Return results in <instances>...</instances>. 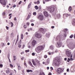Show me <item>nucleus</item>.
<instances>
[{
	"mask_svg": "<svg viewBox=\"0 0 75 75\" xmlns=\"http://www.w3.org/2000/svg\"><path fill=\"white\" fill-rule=\"evenodd\" d=\"M50 33H47V34L46 35V37H48V38L50 37Z\"/></svg>",
	"mask_w": 75,
	"mask_h": 75,
	"instance_id": "412c9836",
	"label": "nucleus"
},
{
	"mask_svg": "<svg viewBox=\"0 0 75 75\" xmlns=\"http://www.w3.org/2000/svg\"><path fill=\"white\" fill-rule=\"evenodd\" d=\"M29 64L30 66H32V67H33V64H32V63H31V62H29Z\"/></svg>",
	"mask_w": 75,
	"mask_h": 75,
	"instance_id": "c756f323",
	"label": "nucleus"
},
{
	"mask_svg": "<svg viewBox=\"0 0 75 75\" xmlns=\"http://www.w3.org/2000/svg\"><path fill=\"white\" fill-rule=\"evenodd\" d=\"M60 64V60L57 57L54 59L52 65L53 66H58Z\"/></svg>",
	"mask_w": 75,
	"mask_h": 75,
	"instance_id": "f257e3e1",
	"label": "nucleus"
},
{
	"mask_svg": "<svg viewBox=\"0 0 75 75\" xmlns=\"http://www.w3.org/2000/svg\"><path fill=\"white\" fill-rule=\"evenodd\" d=\"M16 64L18 67V70H20L21 69V67L20 66V64L18 63H17Z\"/></svg>",
	"mask_w": 75,
	"mask_h": 75,
	"instance_id": "dca6fc26",
	"label": "nucleus"
},
{
	"mask_svg": "<svg viewBox=\"0 0 75 75\" xmlns=\"http://www.w3.org/2000/svg\"><path fill=\"white\" fill-rule=\"evenodd\" d=\"M50 58H48L46 61V65H48L49 64V63H50Z\"/></svg>",
	"mask_w": 75,
	"mask_h": 75,
	"instance_id": "ddd939ff",
	"label": "nucleus"
},
{
	"mask_svg": "<svg viewBox=\"0 0 75 75\" xmlns=\"http://www.w3.org/2000/svg\"><path fill=\"white\" fill-rule=\"evenodd\" d=\"M11 37H14V34H13V33H11Z\"/></svg>",
	"mask_w": 75,
	"mask_h": 75,
	"instance_id": "cd10ccee",
	"label": "nucleus"
},
{
	"mask_svg": "<svg viewBox=\"0 0 75 75\" xmlns=\"http://www.w3.org/2000/svg\"><path fill=\"white\" fill-rule=\"evenodd\" d=\"M24 27L25 28H27V26L26 25H24Z\"/></svg>",
	"mask_w": 75,
	"mask_h": 75,
	"instance_id": "13d9d810",
	"label": "nucleus"
},
{
	"mask_svg": "<svg viewBox=\"0 0 75 75\" xmlns=\"http://www.w3.org/2000/svg\"><path fill=\"white\" fill-rule=\"evenodd\" d=\"M22 2V1H20L18 3V4H20L21 3V2Z\"/></svg>",
	"mask_w": 75,
	"mask_h": 75,
	"instance_id": "6e6d98bb",
	"label": "nucleus"
},
{
	"mask_svg": "<svg viewBox=\"0 0 75 75\" xmlns=\"http://www.w3.org/2000/svg\"><path fill=\"white\" fill-rule=\"evenodd\" d=\"M24 65L26 67H27V64H26V63L24 62Z\"/></svg>",
	"mask_w": 75,
	"mask_h": 75,
	"instance_id": "8fccbe9b",
	"label": "nucleus"
},
{
	"mask_svg": "<svg viewBox=\"0 0 75 75\" xmlns=\"http://www.w3.org/2000/svg\"><path fill=\"white\" fill-rule=\"evenodd\" d=\"M21 39H23V38L24 37V36L23 35V34H21Z\"/></svg>",
	"mask_w": 75,
	"mask_h": 75,
	"instance_id": "473e14b6",
	"label": "nucleus"
},
{
	"mask_svg": "<svg viewBox=\"0 0 75 75\" xmlns=\"http://www.w3.org/2000/svg\"><path fill=\"white\" fill-rule=\"evenodd\" d=\"M39 3L40 1L39 0L37 2V4H38Z\"/></svg>",
	"mask_w": 75,
	"mask_h": 75,
	"instance_id": "79ce46f5",
	"label": "nucleus"
},
{
	"mask_svg": "<svg viewBox=\"0 0 75 75\" xmlns=\"http://www.w3.org/2000/svg\"><path fill=\"white\" fill-rule=\"evenodd\" d=\"M2 67H3V64H0V67L1 68Z\"/></svg>",
	"mask_w": 75,
	"mask_h": 75,
	"instance_id": "a18cd8bd",
	"label": "nucleus"
},
{
	"mask_svg": "<svg viewBox=\"0 0 75 75\" xmlns=\"http://www.w3.org/2000/svg\"><path fill=\"white\" fill-rule=\"evenodd\" d=\"M71 61V59L69 58L68 59V60H67V62H69V61Z\"/></svg>",
	"mask_w": 75,
	"mask_h": 75,
	"instance_id": "58836bf2",
	"label": "nucleus"
},
{
	"mask_svg": "<svg viewBox=\"0 0 75 75\" xmlns=\"http://www.w3.org/2000/svg\"><path fill=\"white\" fill-rule=\"evenodd\" d=\"M32 54L33 56H34V55H35V53H33Z\"/></svg>",
	"mask_w": 75,
	"mask_h": 75,
	"instance_id": "4d7b16f0",
	"label": "nucleus"
},
{
	"mask_svg": "<svg viewBox=\"0 0 75 75\" xmlns=\"http://www.w3.org/2000/svg\"><path fill=\"white\" fill-rule=\"evenodd\" d=\"M31 5V3H30L28 6V8H30V7Z\"/></svg>",
	"mask_w": 75,
	"mask_h": 75,
	"instance_id": "72a5a7b5",
	"label": "nucleus"
},
{
	"mask_svg": "<svg viewBox=\"0 0 75 75\" xmlns=\"http://www.w3.org/2000/svg\"><path fill=\"white\" fill-rule=\"evenodd\" d=\"M37 18L38 19L40 20L41 21V20H43L44 16H43V15H40L37 17Z\"/></svg>",
	"mask_w": 75,
	"mask_h": 75,
	"instance_id": "1a4fd4ad",
	"label": "nucleus"
},
{
	"mask_svg": "<svg viewBox=\"0 0 75 75\" xmlns=\"http://www.w3.org/2000/svg\"><path fill=\"white\" fill-rule=\"evenodd\" d=\"M54 53H55V52H52L51 53V55H52V54H54Z\"/></svg>",
	"mask_w": 75,
	"mask_h": 75,
	"instance_id": "3c124183",
	"label": "nucleus"
},
{
	"mask_svg": "<svg viewBox=\"0 0 75 75\" xmlns=\"http://www.w3.org/2000/svg\"><path fill=\"white\" fill-rule=\"evenodd\" d=\"M13 75V73H11L9 74V75Z\"/></svg>",
	"mask_w": 75,
	"mask_h": 75,
	"instance_id": "774afa93",
	"label": "nucleus"
},
{
	"mask_svg": "<svg viewBox=\"0 0 75 75\" xmlns=\"http://www.w3.org/2000/svg\"><path fill=\"white\" fill-rule=\"evenodd\" d=\"M64 32H65V33H68V29H65L64 30Z\"/></svg>",
	"mask_w": 75,
	"mask_h": 75,
	"instance_id": "aec40b11",
	"label": "nucleus"
},
{
	"mask_svg": "<svg viewBox=\"0 0 75 75\" xmlns=\"http://www.w3.org/2000/svg\"><path fill=\"white\" fill-rule=\"evenodd\" d=\"M39 75H45V74L43 72H42L40 73Z\"/></svg>",
	"mask_w": 75,
	"mask_h": 75,
	"instance_id": "b1692460",
	"label": "nucleus"
},
{
	"mask_svg": "<svg viewBox=\"0 0 75 75\" xmlns=\"http://www.w3.org/2000/svg\"><path fill=\"white\" fill-rule=\"evenodd\" d=\"M50 48L51 50H54V47L53 45H51L50 47Z\"/></svg>",
	"mask_w": 75,
	"mask_h": 75,
	"instance_id": "a211bd4d",
	"label": "nucleus"
},
{
	"mask_svg": "<svg viewBox=\"0 0 75 75\" xmlns=\"http://www.w3.org/2000/svg\"><path fill=\"white\" fill-rule=\"evenodd\" d=\"M74 37V35H71V36L69 37L70 38H72Z\"/></svg>",
	"mask_w": 75,
	"mask_h": 75,
	"instance_id": "f704fd0d",
	"label": "nucleus"
},
{
	"mask_svg": "<svg viewBox=\"0 0 75 75\" xmlns=\"http://www.w3.org/2000/svg\"><path fill=\"white\" fill-rule=\"evenodd\" d=\"M54 27H55L54 26H52L51 27L52 28H54Z\"/></svg>",
	"mask_w": 75,
	"mask_h": 75,
	"instance_id": "69168bd1",
	"label": "nucleus"
},
{
	"mask_svg": "<svg viewBox=\"0 0 75 75\" xmlns=\"http://www.w3.org/2000/svg\"><path fill=\"white\" fill-rule=\"evenodd\" d=\"M34 35L36 37L38 38H41L42 37V35L41 34L37 33H35Z\"/></svg>",
	"mask_w": 75,
	"mask_h": 75,
	"instance_id": "423d86ee",
	"label": "nucleus"
},
{
	"mask_svg": "<svg viewBox=\"0 0 75 75\" xmlns=\"http://www.w3.org/2000/svg\"><path fill=\"white\" fill-rule=\"evenodd\" d=\"M63 71L62 69L61 68H58L57 70V74H59L60 73H61Z\"/></svg>",
	"mask_w": 75,
	"mask_h": 75,
	"instance_id": "6e6552de",
	"label": "nucleus"
},
{
	"mask_svg": "<svg viewBox=\"0 0 75 75\" xmlns=\"http://www.w3.org/2000/svg\"><path fill=\"white\" fill-rule=\"evenodd\" d=\"M11 27H13V22H11Z\"/></svg>",
	"mask_w": 75,
	"mask_h": 75,
	"instance_id": "4c0bfd02",
	"label": "nucleus"
},
{
	"mask_svg": "<svg viewBox=\"0 0 75 75\" xmlns=\"http://www.w3.org/2000/svg\"><path fill=\"white\" fill-rule=\"evenodd\" d=\"M30 17H31V13H30L29 14V15L28 16V17L26 19V20H28V19H29V18H30Z\"/></svg>",
	"mask_w": 75,
	"mask_h": 75,
	"instance_id": "6ab92c4d",
	"label": "nucleus"
},
{
	"mask_svg": "<svg viewBox=\"0 0 75 75\" xmlns=\"http://www.w3.org/2000/svg\"><path fill=\"white\" fill-rule=\"evenodd\" d=\"M45 1L46 2H48V1H51V0H45Z\"/></svg>",
	"mask_w": 75,
	"mask_h": 75,
	"instance_id": "864d4df0",
	"label": "nucleus"
},
{
	"mask_svg": "<svg viewBox=\"0 0 75 75\" xmlns=\"http://www.w3.org/2000/svg\"><path fill=\"white\" fill-rule=\"evenodd\" d=\"M75 19H74V21L73 22V23H75Z\"/></svg>",
	"mask_w": 75,
	"mask_h": 75,
	"instance_id": "338daca9",
	"label": "nucleus"
},
{
	"mask_svg": "<svg viewBox=\"0 0 75 75\" xmlns=\"http://www.w3.org/2000/svg\"><path fill=\"white\" fill-rule=\"evenodd\" d=\"M21 45H18V47L19 48H21Z\"/></svg>",
	"mask_w": 75,
	"mask_h": 75,
	"instance_id": "5fc2aeb1",
	"label": "nucleus"
},
{
	"mask_svg": "<svg viewBox=\"0 0 75 75\" xmlns=\"http://www.w3.org/2000/svg\"><path fill=\"white\" fill-rule=\"evenodd\" d=\"M71 57V58H70V60H71V61H73V60H74V59L72 58V57Z\"/></svg>",
	"mask_w": 75,
	"mask_h": 75,
	"instance_id": "603ef678",
	"label": "nucleus"
},
{
	"mask_svg": "<svg viewBox=\"0 0 75 75\" xmlns=\"http://www.w3.org/2000/svg\"><path fill=\"white\" fill-rule=\"evenodd\" d=\"M55 52H58V51L57 50H55Z\"/></svg>",
	"mask_w": 75,
	"mask_h": 75,
	"instance_id": "bf43d9fd",
	"label": "nucleus"
},
{
	"mask_svg": "<svg viewBox=\"0 0 75 75\" xmlns=\"http://www.w3.org/2000/svg\"><path fill=\"white\" fill-rule=\"evenodd\" d=\"M72 24L73 25L75 26V22H73Z\"/></svg>",
	"mask_w": 75,
	"mask_h": 75,
	"instance_id": "49530a36",
	"label": "nucleus"
},
{
	"mask_svg": "<svg viewBox=\"0 0 75 75\" xmlns=\"http://www.w3.org/2000/svg\"><path fill=\"white\" fill-rule=\"evenodd\" d=\"M29 50H25V52H29Z\"/></svg>",
	"mask_w": 75,
	"mask_h": 75,
	"instance_id": "c03bdc74",
	"label": "nucleus"
},
{
	"mask_svg": "<svg viewBox=\"0 0 75 75\" xmlns=\"http://www.w3.org/2000/svg\"><path fill=\"white\" fill-rule=\"evenodd\" d=\"M45 58H47V55H45L44 56Z\"/></svg>",
	"mask_w": 75,
	"mask_h": 75,
	"instance_id": "09e8293b",
	"label": "nucleus"
},
{
	"mask_svg": "<svg viewBox=\"0 0 75 75\" xmlns=\"http://www.w3.org/2000/svg\"><path fill=\"white\" fill-rule=\"evenodd\" d=\"M10 67L11 68H12V69L13 68V65L11 64H10Z\"/></svg>",
	"mask_w": 75,
	"mask_h": 75,
	"instance_id": "bb28decb",
	"label": "nucleus"
},
{
	"mask_svg": "<svg viewBox=\"0 0 75 75\" xmlns=\"http://www.w3.org/2000/svg\"><path fill=\"white\" fill-rule=\"evenodd\" d=\"M27 72H33V70H29L28 69L27 71Z\"/></svg>",
	"mask_w": 75,
	"mask_h": 75,
	"instance_id": "4be33fe9",
	"label": "nucleus"
},
{
	"mask_svg": "<svg viewBox=\"0 0 75 75\" xmlns=\"http://www.w3.org/2000/svg\"><path fill=\"white\" fill-rule=\"evenodd\" d=\"M68 47H69L70 48H74V45H71V44H69L68 45Z\"/></svg>",
	"mask_w": 75,
	"mask_h": 75,
	"instance_id": "9b49d317",
	"label": "nucleus"
},
{
	"mask_svg": "<svg viewBox=\"0 0 75 75\" xmlns=\"http://www.w3.org/2000/svg\"><path fill=\"white\" fill-rule=\"evenodd\" d=\"M37 44V41L35 40H33V41L32 42V44L33 46H34L35 44Z\"/></svg>",
	"mask_w": 75,
	"mask_h": 75,
	"instance_id": "f8f14e48",
	"label": "nucleus"
},
{
	"mask_svg": "<svg viewBox=\"0 0 75 75\" xmlns=\"http://www.w3.org/2000/svg\"><path fill=\"white\" fill-rule=\"evenodd\" d=\"M13 57L14 58H13L14 61H15V60H16V59H17V58H16V56L14 55L13 56Z\"/></svg>",
	"mask_w": 75,
	"mask_h": 75,
	"instance_id": "c85d7f7f",
	"label": "nucleus"
},
{
	"mask_svg": "<svg viewBox=\"0 0 75 75\" xmlns=\"http://www.w3.org/2000/svg\"><path fill=\"white\" fill-rule=\"evenodd\" d=\"M6 72L7 74H9L10 73V71L8 70H6Z\"/></svg>",
	"mask_w": 75,
	"mask_h": 75,
	"instance_id": "e433bc0d",
	"label": "nucleus"
},
{
	"mask_svg": "<svg viewBox=\"0 0 75 75\" xmlns=\"http://www.w3.org/2000/svg\"><path fill=\"white\" fill-rule=\"evenodd\" d=\"M0 3L3 5V7H5L6 4V1L5 0H0Z\"/></svg>",
	"mask_w": 75,
	"mask_h": 75,
	"instance_id": "0eeeda50",
	"label": "nucleus"
},
{
	"mask_svg": "<svg viewBox=\"0 0 75 75\" xmlns=\"http://www.w3.org/2000/svg\"><path fill=\"white\" fill-rule=\"evenodd\" d=\"M47 10L49 11L51 13L53 12L55 10V8L52 6L48 7L47 8Z\"/></svg>",
	"mask_w": 75,
	"mask_h": 75,
	"instance_id": "7ed1b4c3",
	"label": "nucleus"
},
{
	"mask_svg": "<svg viewBox=\"0 0 75 75\" xmlns=\"http://www.w3.org/2000/svg\"><path fill=\"white\" fill-rule=\"evenodd\" d=\"M32 62L33 63V64L34 65H36V64H35V62L34 61V60H32Z\"/></svg>",
	"mask_w": 75,
	"mask_h": 75,
	"instance_id": "393cba45",
	"label": "nucleus"
},
{
	"mask_svg": "<svg viewBox=\"0 0 75 75\" xmlns=\"http://www.w3.org/2000/svg\"><path fill=\"white\" fill-rule=\"evenodd\" d=\"M18 39L16 40V42L15 43V45H16V44H17V42H18Z\"/></svg>",
	"mask_w": 75,
	"mask_h": 75,
	"instance_id": "37998d69",
	"label": "nucleus"
},
{
	"mask_svg": "<svg viewBox=\"0 0 75 75\" xmlns=\"http://www.w3.org/2000/svg\"><path fill=\"white\" fill-rule=\"evenodd\" d=\"M64 37H67V34L66 33L64 34Z\"/></svg>",
	"mask_w": 75,
	"mask_h": 75,
	"instance_id": "680f3d73",
	"label": "nucleus"
},
{
	"mask_svg": "<svg viewBox=\"0 0 75 75\" xmlns=\"http://www.w3.org/2000/svg\"><path fill=\"white\" fill-rule=\"evenodd\" d=\"M57 17H58V18L60 17V14H59L58 15H57Z\"/></svg>",
	"mask_w": 75,
	"mask_h": 75,
	"instance_id": "de8ad7c7",
	"label": "nucleus"
},
{
	"mask_svg": "<svg viewBox=\"0 0 75 75\" xmlns=\"http://www.w3.org/2000/svg\"><path fill=\"white\" fill-rule=\"evenodd\" d=\"M6 28L7 30H8V28H9L7 26H6Z\"/></svg>",
	"mask_w": 75,
	"mask_h": 75,
	"instance_id": "052dcab7",
	"label": "nucleus"
},
{
	"mask_svg": "<svg viewBox=\"0 0 75 75\" xmlns=\"http://www.w3.org/2000/svg\"><path fill=\"white\" fill-rule=\"evenodd\" d=\"M31 25H32V26H34V25L33 23H32L31 24Z\"/></svg>",
	"mask_w": 75,
	"mask_h": 75,
	"instance_id": "0e129e2a",
	"label": "nucleus"
},
{
	"mask_svg": "<svg viewBox=\"0 0 75 75\" xmlns=\"http://www.w3.org/2000/svg\"><path fill=\"white\" fill-rule=\"evenodd\" d=\"M47 54H48V55H51V53L50 52H48L47 53Z\"/></svg>",
	"mask_w": 75,
	"mask_h": 75,
	"instance_id": "a19ab883",
	"label": "nucleus"
},
{
	"mask_svg": "<svg viewBox=\"0 0 75 75\" xmlns=\"http://www.w3.org/2000/svg\"><path fill=\"white\" fill-rule=\"evenodd\" d=\"M40 30L42 32L43 34H44V33H45V30H44V29L41 28L40 29Z\"/></svg>",
	"mask_w": 75,
	"mask_h": 75,
	"instance_id": "4468645a",
	"label": "nucleus"
},
{
	"mask_svg": "<svg viewBox=\"0 0 75 75\" xmlns=\"http://www.w3.org/2000/svg\"><path fill=\"white\" fill-rule=\"evenodd\" d=\"M44 49V47L43 46L39 45L36 48L35 50L37 53H40Z\"/></svg>",
	"mask_w": 75,
	"mask_h": 75,
	"instance_id": "f03ea898",
	"label": "nucleus"
},
{
	"mask_svg": "<svg viewBox=\"0 0 75 75\" xmlns=\"http://www.w3.org/2000/svg\"><path fill=\"white\" fill-rule=\"evenodd\" d=\"M66 55L68 57H72V55L71 54V53L69 52V50H67L66 51Z\"/></svg>",
	"mask_w": 75,
	"mask_h": 75,
	"instance_id": "39448f33",
	"label": "nucleus"
},
{
	"mask_svg": "<svg viewBox=\"0 0 75 75\" xmlns=\"http://www.w3.org/2000/svg\"><path fill=\"white\" fill-rule=\"evenodd\" d=\"M71 10H72V8L70 6L69 8V11L70 12L71 11Z\"/></svg>",
	"mask_w": 75,
	"mask_h": 75,
	"instance_id": "5701e85b",
	"label": "nucleus"
},
{
	"mask_svg": "<svg viewBox=\"0 0 75 75\" xmlns=\"http://www.w3.org/2000/svg\"><path fill=\"white\" fill-rule=\"evenodd\" d=\"M71 16V14H68L67 13H65L63 14V16H66V17H68V16Z\"/></svg>",
	"mask_w": 75,
	"mask_h": 75,
	"instance_id": "f3484780",
	"label": "nucleus"
},
{
	"mask_svg": "<svg viewBox=\"0 0 75 75\" xmlns=\"http://www.w3.org/2000/svg\"><path fill=\"white\" fill-rule=\"evenodd\" d=\"M44 15L45 17H48V13L47 12L45 11L44 13Z\"/></svg>",
	"mask_w": 75,
	"mask_h": 75,
	"instance_id": "2eb2a0df",
	"label": "nucleus"
},
{
	"mask_svg": "<svg viewBox=\"0 0 75 75\" xmlns=\"http://www.w3.org/2000/svg\"><path fill=\"white\" fill-rule=\"evenodd\" d=\"M57 45H56V46L57 48H59V47H61V45H62V42H61L60 41L59 42H57Z\"/></svg>",
	"mask_w": 75,
	"mask_h": 75,
	"instance_id": "9d476101",
	"label": "nucleus"
},
{
	"mask_svg": "<svg viewBox=\"0 0 75 75\" xmlns=\"http://www.w3.org/2000/svg\"><path fill=\"white\" fill-rule=\"evenodd\" d=\"M5 14H6V12H3L2 13V15L3 16H5Z\"/></svg>",
	"mask_w": 75,
	"mask_h": 75,
	"instance_id": "c9c22d12",
	"label": "nucleus"
},
{
	"mask_svg": "<svg viewBox=\"0 0 75 75\" xmlns=\"http://www.w3.org/2000/svg\"><path fill=\"white\" fill-rule=\"evenodd\" d=\"M62 35H58L56 38L57 41H60L61 40H63V39L62 38Z\"/></svg>",
	"mask_w": 75,
	"mask_h": 75,
	"instance_id": "20e7f679",
	"label": "nucleus"
},
{
	"mask_svg": "<svg viewBox=\"0 0 75 75\" xmlns=\"http://www.w3.org/2000/svg\"><path fill=\"white\" fill-rule=\"evenodd\" d=\"M50 69L51 70H53V67H50Z\"/></svg>",
	"mask_w": 75,
	"mask_h": 75,
	"instance_id": "e2e57ef3",
	"label": "nucleus"
},
{
	"mask_svg": "<svg viewBox=\"0 0 75 75\" xmlns=\"http://www.w3.org/2000/svg\"><path fill=\"white\" fill-rule=\"evenodd\" d=\"M35 9H36V10H37L38 9V7L37 6H35Z\"/></svg>",
	"mask_w": 75,
	"mask_h": 75,
	"instance_id": "a878e982",
	"label": "nucleus"
},
{
	"mask_svg": "<svg viewBox=\"0 0 75 75\" xmlns=\"http://www.w3.org/2000/svg\"><path fill=\"white\" fill-rule=\"evenodd\" d=\"M36 12H34L33 13V14L34 15V16H36Z\"/></svg>",
	"mask_w": 75,
	"mask_h": 75,
	"instance_id": "ea45409f",
	"label": "nucleus"
},
{
	"mask_svg": "<svg viewBox=\"0 0 75 75\" xmlns=\"http://www.w3.org/2000/svg\"><path fill=\"white\" fill-rule=\"evenodd\" d=\"M9 39H8V37L7 36L6 38V41H8Z\"/></svg>",
	"mask_w": 75,
	"mask_h": 75,
	"instance_id": "7c9ffc66",
	"label": "nucleus"
},
{
	"mask_svg": "<svg viewBox=\"0 0 75 75\" xmlns=\"http://www.w3.org/2000/svg\"><path fill=\"white\" fill-rule=\"evenodd\" d=\"M18 45H20L21 44V40H20L18 43Z\"/></svg>",
	"mask_w": 75,
	"mask_h": 75,
	"instance_id": "2f4dec72",
	"label": "nucleus"
}]
</instances>
